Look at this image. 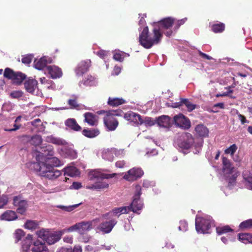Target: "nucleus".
Segmentation results:
<instances>
[{"instance_id":"nucleus-43","label":"nucleus","mask_w":252,"mask_h":252,"mask_svg":"<svg viewBox=\"0 0 252 252\" xmlns=\"http://www.w3.org/2000/svg\"><path fill=\"white\" fill-rule=\"evenodd\" d=\"M216 230L219 235H221L230 231H233V230L228 225L217 227Z\"/></svg>"},{"instance_id":"nucleus-44","label":"nucleus","mask_w":252,"mask_h":252,"mask_svg":"<svg viewBox=\"0 0 252 252\" xmlns=\"http://www.w3.org/2000/svg\"><path fill=\"white\" fill-rule=\"evenodd\" d=\"M46 140L48 142H51L57 145H62L63 144V142L62 139L54 137L52 136L47 137Z\"/></svg>"},{"instance_id":"nucleus-37","label":"nucleus","mask_w":252,"mask_h":252,"mask_svg":"<svg viewBox=\"0 0 252 252\" xmlns=\"http://www.w3.org/2000/svg\"><path fill=\"white\" fill-rule=\"evenodd\" d=\"M125 103V100L122 98L109 97L108 104L112 106H118Z\"/></svg>"},{"instance_id":"nucleus-10","label":"nucleus","mask_w":252,"mask_h":252,"mask_svg":"<svg viewBox=\"0 0 252 252\" xmlns=\"http://www.w3.org/2000/svg\"><path fill=\"white\" fill-rule=\"evenodd\" d=\"M144 174L143 171L138 167H133L126 172L123 178L126 181L133 182L141 178Z\"/></svg>"},{"instance_id":"nucleus-36","label":"nucleus","mask_w":252,"mask_h":252,"mask_svg":"<svg viewBox=\"0 0 252 252\" xmlns=\"http://www.w3.org/2000/svg\"><path fill=\"white\" fill-rule=\"evenodd\" d=\"M239 240L245 244L252 243V235L249 233L239 234Z\"/></svg>"},{"instance_id":"nucleus-64","label":"nucleus","mask_w":252,"mask_h":252,"mask_svg":"<svg viewBox=\"0 0 252 252\" xmlns=\"http://www.w3.org/2000/svg\"><path fill=\"white\" fill-rule=\"evenodd\" d=\"M245 180L247 183V186L249 189L252 190V177H248L245 178Z\"/></svg>"},{"instance_id":"nucleus-8","label":"nucleus","mask_w":252,"mask_h":252,"mask_svg":"<svg viewBox=\"0 0 252 252\" xmlns=\"http://www.w3.org/2000/svg\"><path fill=\"white\" fill-rule=\"evenodd\" d=\"M38 237L41 239L44 242H46L49 245H52L61 239V234L52 233L44 229L37 231Z\"/></svg>"},{"instance_id":"nucleus-17","label":"nucleus","mask_w":252,"mask_h":252,"mask_svg":"<svg viewBox=\"0 0 252 252\" xmlns=\"http://www.w3.org/2000/svg\"><path fill=\"white\" fill-rule=\"evenodd\" d=\"M129 212V207L127 206H123L121 207H116L114 208L112 212L102 215V218L103 219H107L109 216L112 214L115 216L119 217L121 214H127Z\"/></svg>"},{"instance_id":"nucleus-21","label":"nucleus","mask_w":252,"mask_h":252,"mask_svg":"<svg viewBox=\"0 0 252 252\" xmlns=\"http://www.w3.org/2000/svg\"><path fill=\"white\" fill-rule=\"evenodd\" d=\"M51 63L50 58L47 57H43L39 60H35L34 62V66L35 68L38 70H42L44 68L48 63Z\"/></svg>"},{"instance_id":"nucleus-56","label":"nucleus","mask_w":252,"mask_h":252,"mask_svg":"<svg viewBox=\"0 0 252 252\" xmlns=\"http://www.w3.org/2000/svg\"><path fill=\"white\" fill-rule=\"evenodd\" d=\"M180 231L185 232L188 230V223L185 220H181L180 221V225L178 227Z\"/></svg>"},{"instance_id":"nucleus-20","label":"nucleus","mask_w":252,"mask_h":252,"mask_svg":"<svg viewBox=\"0 0 252 252\" xmlns=\"http://www.w3.org/2000/svg\"><path fill=\"white\" fill-rule=\"evenodd\" d=\"M46 71L53 79H57L62 76L63 73L61 68L55 65H49L46 67Z\"/></svg>"},{"instance_id":"nucleus-63","label":"nucleus","mask_w":252,"mask_h":252,"mask_svg":"<svg viewBox=\"0 0 252 252\" xmlns=\"http://www.w3.org/2000/svg\"><path fill=\"white\" fill-rule=\"evenodd\" d=\"M22 93L20 91H14L11 93L10 95L13 98H18L22 96Z\"/></svg>"},{"instance_id":"nucleus-40","label":"nucleus","mask_w":252,"mask_h":252,"mask_svg":"<svg viewBox=\"0 0 252 252\" xmlns=\"http://www.w3.org/2000/svg\"><path fill=\"white\" fill-rule=\"evenodd\" d=\"M13 79L14 82L17 84H20L25 78L26 75L21 72H16Z\"/></svg>"},{"instance_id":"nucleus-26","label":"nucleus","mask_w":252,"mask_h":252,"mask_svg":"<svg viewBox=\"0 0 252 252\" xmlns=\"http://www.w3.org/2000/svg\"><path fill=\"white\" fill-rule=\"evenodd\" d=\"M84 121L90 126H94L97 125L96 116L90 112H87L84 114Z\"/></svg>"},{"instance_id":"nucleus-53","label":"nucleus","mask_w":252,"mask_h":252,"mask_svg":"<svg viewBox=\"0 0 252 252\" xmlns=\"http://www.w3.org/2000/svg\"><path fill=\"white\" fill-rule=\"evenodd\" d=\"M237 149V146L235 144H233L225 150V153L226 154H230L231 156H232L236 152Z\"/></svg>"},{"instance_id":"nucleus-29","label":"nucleus","mask_w":252,"mask_h":252,"mask_svg":"<svg viewBox=\"0 0 252 252\" xmlns=\"http://www.w3.org/2000/svg\"><path fill=\"white\" fill-rule=\"evenodd\" d=\"M32 236L28 234L23 242L22 252H30V247L32 244Z\"/></svg>"},{"instance_id":"nucleus-35","label":"nucleus","mask_w":252,"mask_h":252,"mask_svg":"<svg viewBox=\"0 0 252 252\" xmlns=\"http://www.w3.org/2000/svg\"><path fill=\"white\" fill-rule=\"evenodd\" d=\"M78 170L75 167L69 166L64 168V175L70 177L76 176L79 175Z\"/></svg>"},{"instance_id":"nucleus-32","label":"nucleus","mask_w":252,"mask_h":252,"mask_svg":"<svg viewBox=\"0 0 252 252\" xmlns=\"http://www.w3.org/2000/svg\"><path fill=\"white\" fill-rule=\"evenodd\" d=\"M96 84V81L94 77L92 76H88L82 81L79 84V86L82 87L84 86H94Z\"/></svg>"},{"instance_id":"nucleus-7","label":"nucleus","mask_w":252,"mask_h":252,"mask_svg":"<svg viewBox=\"0 0 252 252\" xmlns=\"http://www.w3.org/2000/svg\"><path fill=\"white\" fill-rule=\"evenodd\" d=\"M141 190L140 186L136 185L135 186V192L133 196V201L130 205L127 206L129 207V212L131 211L138 214H140L138 211L142 209L143 206V204L140 199L141 194Z\"/></svg>"},{"instance_id":"nucleus-58","label":"nucleus","mask_w":252,"mask_h":252,"mask_svg":"<svg viewBox=\"0 0 252 252\" xmlns=\"http://www.w3.org/2000/svg\"><path fill=\"white\" fill-rule=\"evenodd\" d=\"M143 123L146 126H152L155 125V122L151 118L145 117L143 120Z\"/></svg>"},{"instance_id":"nucleus-54","label":"nucleus","mask_w":252,"mask_h":252,"mask_svg":"<svg viewBox=\"0 0 252 252\" xmlns=\"http://www.w3.org/2000/svg\"><path fill=\"white\" fill-rule=\"evenodd\" d=\"M125 53L116 52L113 56V59L119 62H122L124 59Z\"/></svg>"},{"instance_id":"nucleus-18","label":"nucleus","mask_w":252,"mask_h":252,"mask_svg":"<svg viewBox=\"0 0 252 252\" xmlns=\"http://www.w3.org/2000/svg\"><path fill=\"white\" fill-rule=\"evenodd\" d=\"M117 222V220L114 219L109 221H103L99 225V229L105 233H108L111 231Z\"/></svg>"},{"instance_id":"nucleus-61","label":"nucleus","mask_w":252,"mask_h":252,"mask_svg":"<svg viewBox=\"0 0 252 252\" xmlns=\"http://www.w3.org/2000/svg\"><path fill=\"white\" fill-rule=\"evenodd\" d=\"M187 19L186 18L181 19L180 20H178L177 21L176 23H175V30H177L181 25H183L186 21Z\"/></svg>"},{"instance_id":"nucleus-52","label":"nucleus","mask_w":252,"mask_h":252,"mask_svg":"<svg viewBox=\"0 0 252 252\" xmlns=\"http://www.w3.org/2000/svg\"><path fill=\"white\" fill-rule=\"evenodd\" d=\"M115 245H101L100 247H98L96 248L95 251H99L101 250L104 249L106 251H110L112 249H115Z\"/></svg>"},{"instance_id":"nucleus-11","label":"nucleus","mask_w":252,"mask_h":252,"mask_svg":"<svg viewBox=\"0 0 252 252\" xmlns=\"http://www.w3.org/2000/svg\"><path fill=\"white\" fill-rule=\"evenodd\" d=\"M172 121L173 124H174L177 127L184 129H188L190 127V122L189 119L182 114L175 115Z\"/></svg>"},{"instance_id":"nucleus-24","label":"nucleus","mask_w":252,"mask_h":252,"mask_svg":"<svg viewBox=\"0 0 252 252\" xmlns=\"http://www.w3.org/2000/svg\"><path fill=\"white\" fill-rule=\"evenodd\" d=\"M223 163V170L225 174H232L235 171V168L232 166L231 162L229 159L226 158H222Z\"/></svg>"},{"instance_id":"nucleus-50","label":"nucleus","mask_w":252,"mask_h":252,"mask_svg":"<svg viewBox=\"0 0 252 252\" xmlns=\"http://www.w3.org/2000/svg\"><path fill=\"white\" fill-rule=\"evenodd\" d=\"M67 103L70 108L79 109V105L77 103L76 98L68 99Z\"/></svg>"},{"instance_id":"nucleus-55","label":"nucleus","mask_w":252,"mask_h":252,"mask_svg":"<svg viewBox=\"0 0 252 252\" xmlns=\"http://www.w3.org/2000/svg\"><path fill=\"white\" fill-rule=\"evenodd\" d=\"M33 56L32 54L26 55L22 59V62L24 64H30L33 58Z\"/></svg>"},{"instance_id":"nucleus-51","label":"nucleus","mask_w":252,"mask_h":252,"mask_svg":"<svg viewBox=\"0 0 252 252\" xmlns=\"http://www.w3.org/2000/svg\"><path fill=\"white\" fill-rule=\"evenodd\" d=\"M233 87H234L233 86H231L225 88V89L227 90V91L222 93V95H224V96H228L231 98H235L236 97L231 94L233 92V90H232V88Z\"/></svg>"},{"instance_id":"nucleus-3","label":"nucleus","mask_w":252,"mask_h":252,"mask_svg":"<svg viewBox=\"0 0 252 252\" xmlns=\"http://www.w3.org/2000/svg\"><path fill=\"white\" fill-rule=\"evenodd\" d=\"M117 175L116 173L105 174L100 172L97 170L91 171L89 173V178L90 180H93L94 179L101 180L95 183V189H103L107 188L109 185L107 183L102 181L104 179H110L115 177Z\"/></svg>"},{"instance_id":"nucleus-1","label":"nucleus","mask_w":252,"mask_h":252,"mask_svg":"<svg viewBox=\"0 0 252 252\" xmlns=\"http://www.w3.org/2000/svg\"><path fill=\"white\" fill-rule=\"evenodd\" d=\"M162 33L160 28L154 26L152 32L149 33L147 26L145 27L139 36V42L143 47L146 49L151 48L153 45L159 43L162 38Z\"/></svg>"},{"instance_id":"nucleus-5","label":"nucleus","mask_w":252,"mask_h":252,"mask_svg":"<svg viewBox=\"0 0 252 252\" xmlns=\"http://www.w3.org/2000/svg\"><path fill=\"white\" fill-rule=\"evenodd\" d=\"M121 111L109 110L106 112V115L103 121L105 126L109 130H114L118 125V121L114 118L115 116H120Z\"/></svg>"},{"instance_id":"nucleus-42","label":"nucleus","mask_w":252,"mask_h":252,"mask_svg":"<svg viewBox=\"0 0 252 252\" xmlns=\"http://www.w3.org/2000/svg\"><path fill=\"white\" fill-rule=\"evenodd\" d=\"M225 26L223 23L214 24L212 27V30L215 33L221 32L224 30Z\"/></svg>"},{"instance_id":"nucleus-48","label":"nucleus","mask_w":252,"mask_h":252,"mask_svg":"<svg viewBox=\"0 0 252 252\" xmlns=\"http://www.w3.org/2000/svg\"><path fill=\"white\" fill-rule=\"evenodd\" d=\"M25 233L22 229H18L17 230L15 233V242L17 243L20 240H21L22 238L24 236Z\"/></svg>"},{"instance_id":"nucleus-16","label":"nucleus","mask_w":252,"mask_h":252,"mask_svg":"<svg viewBox=\"0 0 252 252\" xmlns=\"http://www.w3.org/2000/svg\"><path fill=\"white\" fill-rule=\"evenodd\" d=\"M183 105H185L187 107L188 111L189 112H191L195 109L196 106L195 104H194L189 101L188 99L180 98V101L179 102L173 103L172 107L174 108H178Z\"/></svg>"},{"instance_id":"nucleus-33","label":"nucleus","mask_w":252,"mask_h":252,"mask_svg":"<svg viewBox=\"0 0 252 252\" xmlns=\"http://www.w3.org/2000/svg\"><path fill=\"white\" fill-rule=\"evenodd\" d=\"M114 153L113 148L110 149H104L102 152V158L103 159L112 161L114 158Z\"/></svg>"},{"instance_id":"nucleus-13","label":"nucleus","mask_w":252,"mask_h":252,"mask_svg":"<svg viewBox=\"0 0 252 252\" xmlns=\"http://www.w3.org/2000/svg\"><path fill=\"white\" fill-rule=\"evenodd\" d=\"M13 205L17 207V212L23 214L26 210L27 203L25 200L22 198L21 196H15L13 198Z\"/></svg>"},{"instance_id":"nucleus-45","label":"nucleus","mask_w":252,"mask_h":252,"mask_svg":"<svg viewBox=\"0 0 252 252\" xmlns=\"http://www.w3.org/2000/svg\"><path fill=\"white\" fill-rule=\"evenodd\" d=\"M81 203L76 204L73 205H70L68 206H63V205H59L57 207L59 208H60L62 209L63 210L67 211V212H70L75 208H76L77 207H78Z\"/></svg>"},{"instance_id":"nucleus-46","label":"nucleus","mask_w":252,"mask_h":252,"mask_svg":"<svg viewBox=\"0 0 252 252\" xmlns=\"http://www.w3.org/2000/svg\"><path fill=\"white\" fill-rule=\"evenodd\" d=\"M37 223L33 220H27L25 224V228L28 229H35L37 227Z\"/></svg>"},{"instance_id":"nucleus-14","label":"nucleus","mask_w":252,"mask_h":252,"mask_svg":"<svg viewBox=\"0 0 252 252\" xmlns=\"http://www.w3.org/2000/svg\"><path fill=\"white\" fill-rule=\"evenodd\" d=\"M156 123L160 127L169 128L173 124L171 118L168 116L162 115L156 119Z\"/></svg>"},{"instance_id":"nucleus-47","label":"nucleus","mask_w":252,"mask_h":252,"mask_svg":"<svg viewBox=\"0 0 252 252\" xmlns=\"http://www.w3.org/2000/svg\"><path fill=\"white\" fill-rule=\"evenodd\" d=\"M16 72L13 71L12 69L6 68L4 71V76L5 78L13 80Z\"/></svg>"},{"instance_id":"nucleus-12","label":"nucleus","mask_w":252,"mask_h":252,"mask_svg":"<svg viewBox=\"0 0 252 252\" xmlns=\"http://www.w3.org/2000/svg\"><path fill=\"white\" fill-rule=\"evenodd\" d=\"M99 219H95L90 221H82L76 223L78 231L80 234H84L93 228L95 223L99 222Z\"/></svg>"},{"instance_id":"nucleus-27","label":"nucleus","mask_w":252,"mask_h":252,"mask_svg":"<svg viewBox=\"0 0 252 252\" xmlns=\"http://www.w3.org/2000/svg\"><path fill=\"white\" fill-rule=\"evenodd\" d=\"M43 163L49 167H57L62 165L61 161L56 157L47 158L46 162H39Z\"/></svg>"},{"instance_id":"nucleus-4","label":"nucleus","mask_w":252,"mask_h":252,"mask_svg":"<svg viewBox=\"0 0 252 252\" xmlns=\"http://www.w3.org/2000/svg\"><path fill=\"white\" fill-rule=\"evenodd\" d=\"M214 226V221L210 216L199 217L196 216L195 219V228L198 233H209L212 226Z\"/></svg>"},{"instance_id":"nucleus-30","label":"nucleus","mask_w":252,"mask_h":252,"mask_svg":"<svg viewBox=\"0 0 252 252\" xmlns=\"http://www.w3.org/2000/svg\"><path fill=\"white\" fill-rule=\"evenodd\" d=\"M23 137L25 138L31 144L34 146H38L42 142L41 137L38 135H35L31 137L29 135H24Z\"/></svg>"},{"instance_id":"nucleus-60","label":"nucleus","mask_w":252,"mask_h":252,"mask_svg":"<svg viewBox=\"0 0 252 252\" xmlns=\"http://www.w3.org/2000/svg\"><path fill=\"white\" fill-rule=\"evenodd\" d=\"M114 154L117 157L123 156L125 155V151L123 149H116L113 148Z\"/></svg>"},{"instance_id":"nucleus-59","label":"nucleus","mask_w":252,"mask_h":252,"mask_svg":"<svg viewBox=\"0 0 252 252\" xmlns=\"http://www.w3.org/2000/svg\"><path fill=\"white\" fill-rule=\"evenodd\" d=\"M8 202V198L6 195L0 196V208L5 205Z\"/></svg>"},{"instance_id":"nucleus-19","label":"nucleus","mask_w":252,"mask_h":252,"mask_svg":"<svg viewBox=\"0 0 252 252\" xmlns=\"http://www.w3.org/2000/svg\"><path fill=\"white\" fill-rule=\"evenodd\" d=\"M91 61L87 60L81 62L75 69L76 74L77 76H82L87 72L90 66Z\"/></svg>"},{"instance_id":"nucleus-9","label":"nucleus","mask_w":252,"mask_h":252,"mask_svg":"<svg viewBox=\"0 0 252 252\" xmlns=\"http://www.w3.org/2000/svg\"><path fill=\"white\" fill-rule=\"evenodd\" d=\"M174 23V19L171 17H168L164 18L159 22H155L154 26H157L158 28H160V31L161 32L164 30H167V31L164 32V34L167 36H170L172 35L173 31L169 29L172 27Z\"/></svg>"},{"instance_id":"nucleus-23","label":"nucleus","mask_w":252,"mask_h":252,"mask_svg":"<svg viewBox=\"0 0 252 252\" xmlns=\"http://www.w3.org/2000/svg\"><path fill=\"white\" fill-rule=\"evenodd\" d=\"M32 251V252H47L48 249L44 241H41L40 240H37L33 242Z\"/></svg>"},{"instance_id":"nucleus-22","label":"nucleus","mask_w":252,"mask_h":252,"mask_svg":"<svg viewBox=\"0 0 252 252\" xmlns=\"http://www.w3.org/2000/svg\"><path fill=\"white\" fill-rule=\"evenodd\" d=\"M24 86L27 92L33 94L37 88V81L35 79L29 78L25 81Z\"/></svg>"},{"instance_id":"nucleus-34","label":"nucleus","mask_w":252,"mask_h":252,"mask_svg":"<svg viewBox=\"0 0 252 252\" xmlns=\"http://www.w3.org/2000/svg\"><path fill=\"white\" fill-rule=\"evenodd\" d=\"M195 130L196 133L201 137H205L208 134V128L203 125L197 126Z\"/></svg>"},{"instance_id":"nucleus-28","label":"nucleus","mask_w":252,"mask_h":252,"mask_svg":"<svg viewBox=\"0 0 252 252\" xmlns=\"http://www.w3.org/2000/svg\"><path fill=\"white\" fill-rule=\"evenodd\" d=\"M17 218V217L16 213L11 210L5 211L0 216L1 220L7 221L13 220H16Z\"/></svg>"},{"instance_id":"nucleus-41","label":"nucleus","mask_w":252,"mask_h":252,"mask_svg":"<svg viewBox=\"0 0 252 252\" xmlns=\"http://www.w3.org/2000/svg\"><path fill=\"white\" fill-rule=\"evenodd\" d=\"M232 176L228 179V184L227 188L229 189H231L236 183V179L238 175L237 172H235L231 174Z\"/></svg>"},{"instance_id":"nucleus-31","label":"nucleus","mask_w":252,"mask_h":252,"mask_svg":"<svg viewBox=\"0 0 252 252\" xmlns=\"http://www.w3.org/2000/svg\"><path fill=\"white\" fill-rule=\"evenodd\" d=\"M83 134L88 138H92L96 137L99 134V131L97 129H84L82 131Z\"/></svg>"},{"instance_id":"nucleus-57","label":"nucleus","mask_w":252,"mask_h":252,"mask_svg":"<svg viewBox=\"0 0 252 252\" xmlns=\"http://www.w3.org/2000/svg\"><path fill=\"white\" fill-rule=\"evenodd\" d=\"M202 143H203L202 140H199V141L196 142V143H195L194 142L193 144H194V146L196 149L195 152H194V154H197L200 152V151L201 150V147L202 146Z\"/></svg>"},{"instance_id":"nucleus-39","label":"nucleus","mask_w":252,"mask_h":252,"mask_svg":"<svg viewBox=\"0 0 252 252\" xmlns=\"http://www.w3.org/2000/svg\"><path fill=\"white\" fill-rule=\"evenodd\" d=\"M44 157L52 156L54 154V151L51 146L48 145L45 147H43L41 149V151L40 152Z\"/></svg>"},{"instance_id":"nucleus-38","label":"nucleus","mask_w":252,"mask_h":252,"mask_svg":"<svg viewBox=\"0 0 252 252\" xmlns=\"http://www.w3.org/2000/svg\"><path fill=\"white\" fill-rule=\"evenodd\" d=\"M31 125L37 128L38 131H41L44 130L45 126L40 119H36L30 122Z\"/></svg>"},{"instance_id":"nucleus-15","label":"nucleus","mask_w":252,"mask_h":252,"mask_svg":"<svg viewBox=\"0 0 252 252\" xmlns=\"http://www.w3.org/2000/svg\"><path fill=\"white\" fill-rule=\"evenodd\" d=\"M124 118L127 121L133 122L137 125L143 124V120L141 116L138 114L130 111L125 114Z\"/></svg>"},{"instance_id":"nucleus-49","label":"nucleus","mask_w":252,"mask_h":252,"mask_svg":"<svg viewBox=\"0 0 252 252\" xmlns=\"http://www.w3.org/2000/svg\"><path fill=\"white\" fill-rule=\"evenodd\" d=\"M239 227L241 228H247L252 227V219L248 220L241 222Z\"/></svg>"},{"instance_id":"nucleus-25","label":"nucleus","mask_w":252,"mask_h":252,"mask_svg":"<svg viewBox=\"0 0 252 252\" xmlns=\"http://www.w3.org/2000/svg\"><path fill=\"white\" fill-rule=\"evenodd\" d=\"M65 125L74 131H78L81 130V127L77 124L74 119L70 118L65 121Z\"/></svg>"},{"instance_id":"nucleus-2","label":"nucleus","mask_w":252,"mask_h":252,"mask_svg":"<svg viewBox=\"0 0 252 252\" xmlns=\"http://www.w3.org/2000/svg\"><path fill=\"white\" fill-rule=\"evenodd\" d=\"M194 143L192 135L188 132H184L179 135L174 141V146L184 154L188 153V150Z\"/></svg>"},{"instance_id":"nucleus-6","label":"nucleus","mask_w":252,"mask_h":252,"mask_svg":"<svg viewBox=\"0 0 252 252\" xmlns=\"http://www.w3.org/2000/svg\"><path fill=\"white\" fill-rule=\"evenodd\" d=\"M38 166H39V175L42 177L53 180L59 177L61 174L59 170L55 169L52 167H49L43 163H38Z\"/></svg>"},{"instance_id":"nucleus-62","label":"nucleus","mask_w":252,"mask_h":252,"mask_svg":"<svg viewBox=\"0 0 252 252\" xmlns=\"http://www.w3.org/2000/svg\"><path fill=\"white\" fill-rule=\"evenodd\" d=\"M108 54V52L104 50H100L96 53L97 55L102 59H104L105 57L107 56Z\"/></svg>"}]
</instances>
